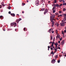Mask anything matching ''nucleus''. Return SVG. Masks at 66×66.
Returning a JSON list of instances; mask_svg holds the SVG:
<instances>
[{
    "label": "nucleus",
    "instance_id": "f257e3e1",
    "mask_svg": "<svg viewBox=\"0 0 66 66\" xmlns=\"http://www.w3.org/2000/svg\"><path fill=\"white\" fill-rule=\"evenodd\" d=\"M66 22L65 21L62 20V23H60V25L61 26H64L65 25L64 23H66Z\"/></svg>",
    "mask_w": 66,
    "mask_h": 66
},
{
    "label": "nucleus",
    "instance_id": "f03ea898",
    "mask_svg": "<svg viewBox=\"0 0 66 66\" xmlns=\"http://www.w3.org/2000/svg\"><path fill=\"white\" fill-rule=\"evenodd\" d=\"M13 25H14V27H16L17 26V23H11V26H12V27H13Z\"/></svg>",
    "mask_w": 66,
    "mask_h": 66
},
{
    "label": "nucleus",
    "instance_id": "7ed1b4c3",
    "mask_svg": "<svg viewBox=\"0 0 66 66\" xmlns=\"http://www.w3.org/2000/svg\"><path fill=\"white\" fill-rule=\"evenodd\" d=\"M53 19H54V18H52V16H50V20L51 22H54L53 21Z\"/></svg>",
    "mask_w": 66,
    "mask_h": 66
},
{
    "label": "nucleus",
    "instance_id": "20e7f679",
    "mask_svg": "<svg viewBox=\"0 0 66 66\" xmlns=\"http://www.w3.org/2000/svg\"><path fill=\"white\" fill-rule=\"evenodd\" d=\"M35 4L37 6V5H38L39 4V2L38 1H36L35 3Z\"/></svg>",
    "mask_w": 66,
    "mask_h": 66
},
{
    "label": "nucleus",
    "instance_id": "39448f33",
    "mask_svg": "<svg viewBox=\"0 0 66 66\" xmlns=\"http://www.w3.org/2000/svg\"><path fill=\"white\" fill-rule=\"evenodd\" d=\"M55 60H56V59L54 60V59H53V60H52L51 61L52 63L54 64L55 62Z\"/></svg>",
    "mask_w": 66,
    "mask_h": 66
},
{
    "label": "nucleus",
    "instance_id": "423d86ee",
    "mask_svg": "<svg viewBox=\"0 0 66 66\" xmlns=\"http://www.w3.org/2000/svg\"><path fill=\"white\" fill-rule=\"evenodd\" d=\"M48 12V10L46 9L45 10V12H44V15L46 14Z\"/></svg>",
    "mask_w": 66,
    "mask_h": 66
},
{
    "label": "nucleus",
    "instance_id": "0eeeda50",
    "mask_svg": "<svg viewBox=\"0 0 66 66\" xmlns=\"http://www.w3.org/2000/svg\"><path fill=\"white\" fill-rule=\"evenodd\" d=\"M65 42V41L64 40H63L61 43V45H62L63 46L64 45V42Z\"/></svg>",
    "mask_w": 66,
    "mask_h": 66
},
{
    "label": "nucleus",
    "instance_id": "6e6552de",
    "mask_svg": "<svg viewBox=\"0 0 66 66\" xmlns=\"http://www.w3.org/2000/svg\"><path fill=\"white\" fill-rule=\"evenodd\" d=\"M56 37V39L57 40V38H60V36L59 35H57V36Z\"/></svg>",
    "mask_w": 66,
    "mask_h": 66
},
{
    "label": "nucleus",
    "instance_id": "1a4fd4ad",
    "mask_svg": "<svg viewBox=\"0 0 66 66\" xmlns=\"http://www.w3.org/2000/svg\"><path fill=\"white\" fill-rule=\"evenodd\" d=\"M11 15L12 16H13V17H14L15 16V14L14 13H11Z\"/></svg>",
    "mask_w": 66,
    "mask_h": 66
},
{
    "label": "nucleus",
    "instance_id": "9d476101",
    "mask_svg": "<svg viewBox=\"0 0 66 66\" xmlns=\"http://www.w3.org/2000/svg\"><path fill=\"white\" fill-rule=\"evenodd\" d=\"M45 10V9L44 8H42L41 9V10L40 11H44Z\"/></svg>",
    "mask_w": 66,
    "mask_h": 66
},
{
    "label": "nucleus",
    "instance_id": "9b49d317",
    "mask_svg": "<svg viewBox=\"0 0 66 66\" xmlns=\"http://www.w3.org/2000/svg\"><path fill=\"white\" fill-rule=\"evenodd\" d=\"M51 47H52V45L50 46V47L49 46H48V51H49V49H50V47L51 48Z\"/></svg>",
    "mask_w": 66,
    "mask_h": 66
},
{
    "label": "nucleus",
    "instance_id": "f8f14e48",
    "mask_svg": "<svg viewBox=\"0 0 66 66\" xmlns=\"http://www.w3.org/2000/svg\"><path fill=\"white\" fill-rule=\"evenodd\" d=\"M54 57H55V59H57V58L58 57V55H55L54 56Z\"/></svg>",
    "mask_w": 66,
    "mask_h": 66
},
{
    "label": "nucleus",
    "instance_id": "ddd939ff",
    "mask_svg": "<svg viewBox=\"0 0 66 66\" xmlns=\"http://www.w3.org/2000/svg\"><path fill=\"white\" fill-rule=\"evenodd\" d=\"M56 7H60V5H59L58 4H56Z\"/></svg>",
    "mask_w": 66,
    "mask_h": 66
},
{
    "label": "nucleus",
    "instance_id": "4468645a",
    "mask_svg": "<svg viewBox=\"0 0 66 66\" xmlns=\"http://www.w3.org/2000/svg\"><path fill=\"white\" fill-rule=\"evenodd\" d=\"M54 22H52V27H53V25H54Z\"/></svg>",
    "mask_w": 66,
    "mask_h": 66
},
{
    "label": "nucleus",
    "instance_id": "2eb2a0df",
    "mask_svg": "<svg viewBox=\"0 0 66 66\" xmlns=\"http://www.w3.org/2000/svg\"><path fill=\"white\" fill-rule=\"evenodd\" d=\"M63 20L64 21H66V17H64V18L63 19Z\"/></svg>",
    "mask_w": 66,
    "mask_h": 66
},
{
    "label": "nucleus",
    "instance_id": "dca6fc26",
    "mask_svg": "<svg viewBox=\"0 0 66 66\" xmlns=\"http://www.w3.org/2000/svg\"><path fill=\"white\" fill-rule=\"evenodd\" d=\"M55 25H56H56H57V27H59V24L58 23H56V24H55Z\"/></svg>",
    "mask_w": 66,
    "mask_h": 66
},
{
    "label": "nucleus",
    "instance_id": "f3484780",
    "mask_svg": "<svg viewBox=\"0 0 66 66\" xmlns=\"http://www.w3.org/2000/svg\"><path fill=\"white\" fill-rule=\"evenodd\" d=\"M2 17H3V16L2 15H1L0 16V18H1V19H2V18H3H3Z\"/></svg>",
    "mask_w": 66,
    "mask_h": 66
},
{
    "label": "nucleus",
    "instance_id": "a211bd4d",
    "mask_svg": "<svg viewBox=\"0 0 66 66\" xmlns=\"http://www.w3.org/2000/svg\"><path fill=\"white\" fill-rule=\"evenodd\" d=\"M19 20H18V19H17L16 20V22H17L18 23L19 22Z\"/></svg>",
    "mask_w": 66,
    "mask_h": 66
},
{
    "label": "nucleus",
    "instance_id": "6ab92c4d",
    "mask_svg": "<svg viewBox=\"0 0 66 66\" xmlns=\"http://www.w3.org/2000/svg\"><path fill=\"white\" fill-rule=\"evenodd\" d=\"M51 54H53H53H54V53H53V51H52V52H51Z\"/></svg>",
    "mask_w": 66,
    "mask_h": 66
},
{
    "label": "nucleus",
    "instance_id": "aec40b11",
    "mask_svg": "<svg viewBox=\"0 0 66 66\" xmlns=\"http://www.w3.org/2000/svg\"><path fill=\"white\" fill-rule=\"evenodd\" d=\"M54 7H55V8H56V4H54Z\"/></svg>",
    "mask_w": 66,
    "mask_h": 66
},
{
    "label": "nucleus",
    "instance_id": "412c9836",
    "mask_svg": "<svg viewBox=\"0 0 66 66\" xmlns=\"http://www.w3.org/2000/svg\"><path fill=\"white\" fill-rule=\"evenodd\" d=\"M52 17L53 18H54V17H55V15H52Z\"/></svg>",
    "mask_w": 66,
    "mask_h": 66
},
{
    "label": "nucleus",
    "instance_id": "4be33fe9",
    "mask_svg": "<svg viewBox=\"0 0 66 66\" xmlns=\"http://www.w3.org/2000/svg\"><path fill=\"white\" fill-rule=\"evenodd\" d=\"M55 46H57L58 45V44L57 43V42H56L55 43Z\"/></svg>",
    "mask_w": 66,
    "mask_h": 66
},
{
    "label": "nucleus",
    "instance_id": "5701e85b",
    "mask_svg": "<svg viewBox=\"0 0 66 66\" xmlns=\"http://www.w3.org/2000/svg\"><path fill=\"white\" fill-rule=\"evenodd\" d=\"M63 5H66V3H63L62 4Z\"/></svg>",
    "mask_w": 66,
    "mask_h": 66
},
{
    "label": "nucleus",
    "instance_id": "b1692460",
    "mask_svg": "<svg viewBox=\"0 0 66 66\" xmlns=\"http://www.w3.org/2000/svg\"><path fill=\"white\" fill-rule=\"evenodd\" d=\"M51 39H53L52 36V35L51 36Z\"/></svg>",
    "mask_w": 66,
    "mask_h": 66
},
{
    "label": "nucleus",
    "instance_id": "393cba45",
    "mask_svg": "<svg viewBox=\"0 0 66 66\" xmlns=\"http://www.w3.org/2000/svg\"><path fill=\"white\" fill-rule=\"evenodd\" d=\"M11 9V7L10 6H9L8 8V9H9V10Z\"/></svg>",
    "mask_w": 66,
    "mask_h": 66
},
{
    "label": "nucleus",
    "instance_id": "a878e982",
    "mask_svg": "<svg viewBox=\"0 0 66 66\" xmlns=\"http://www.w3.org/2000/svg\"><path fill=\"white\" fill-rule=\"evenodd\" d=\"M66 9H65V8H63V11H66Z\"/></svg>",
    "mask_w": 66,
    "mask_h": 66
},
{
    "label": "nucleus",
    "instance_id": "bb28decb",
    "mask_svg": "<svg viewBox=\"0 0 66 66\" xmlns=\"http://www.w3.org/2000/svg\"><path fill=\"white\" fill-rule=\"evenodd\" d=\"M53 11V13H54L55 12V10H54Z\"/></svg>",
    "mask_w": 66,
    "mask_h": 66
},
{
    "label": "nucleus",
    "instance_id": "cd10ccee",
    "mask_svg": "<svg viewBox=\"0 0 66 66\" xmlns=\"http://www.w3.org/2000/svg\"><path fill=\"white\" fill-rule=\"evenodd\" d=\"M55 9V8L54 7H53V8L52 10H54Z\"/></svg>",
    "mask_w": 66,
    "mask_h": 66
},
{
    "label": "nucleus",
    "instance_id": "c85d7f7f",
    "mask_svg": "<svg viewBox=\"0 0 66 66\" xmlns=\"http://www.w3.org/2000/svg\"><path fill=\"white\" fill-rule=\"evenodd\" d=\"M55 32L56 34H57L58 33V32H57V30H56L55 31Z\"/></svg>",
    "mask_w": 66,
    "mask_h": 66
},
{
    "label": "nucleus",
    "instance_id": "c756f323",
    "mask_svg": "<svg viewBox=\"0 0 66 66\" xmlns=\"http://www.w3.org/2000/svg\"><path fill=\"white\" fill-rule=\"evenodd\" d=\"M1 4H2V5L3 6V4H4V2H2Z\"/></svg>",
    "mask_w": 66,
    "mask_h": 66
},
{
    "label": "nucleus",
    "instance_id": "7c9ffc66",
    "mask_svg": "<svg viewBox=\"0 0 66 66\" xmlns=\"http://www.w3.org/2000/svg\"><path fill=\"white\" fill-rule=\"evenodd\" d=\"M25 4H26L25 3H22V6H23V5H25Z\"/></svg>",
    "mask_w": 66,
    "mask_h": 66
},
{
    "label": "nucleus",
    "instance_id": "2f4dec72",
    "mask_svg": "<svg viewBox=\"0 0 66 66\" xmlns=\"http://www.w3.org/2000/svg\"><path fill=\"white\" fill-rule=\"evenodd\" d=\"M57 63H60V61L59 60H58L57 61Z\"/></svg>",
    "mask_w": 66,
    "mask_h": 66
},
{
    "label": "nucleus",
    "instance_id": "473e14b6",
    "mask_svg": "<svg viewBox=\"0 0 66 66\" xmlns=\"http://www.w3.org/2000/svg\"><path fill=\"white\" fill-rule=\"evenodd\" d=\"M63 16H64V17H65V14H62Z\"/></svg>",
    "mask_w": 66,
    "mask_h": 66
},
{
    "label": "nucleus",
    "instance_id": "72a5a7b5",
    "mask_svg": "<svg viewBox=\"0 0 66 66\" xmlns=\"http://www.w3.org/2000/svg\"><path fill=\"white\" fill-rule=\"evenodd\" d=\"M21 20V18L19 19H18V20L19 21H20Z\"/></svg>",
    "mask_w": 66,
    "mask_h": 66
},
{
    "label": "nucleus",
    "instance_id": "f704fd0d",
    "mask_svg": "<svg viewBox=\"0 0 66 66\" xmlns=\"http://www.w3.org/2000/svg\"><path fill=\"white\" fill-rule=\"evenodd\" d=\"M62 40V37L60 39V41H61Z\"/></svg>",
    "mask_w": 66,
    "mask_h": 66
},
{
    "label": "nucleus",
    "instance_id": "c9c22d12",
    "mask_svg": "<svg viewBox=\"0 0 66 66\" xmlns=\"http://www.w3.org/2000/svg\"><path fill=\"white\" fill-rule=\"evenodd\" d=\"M64 33H66V30H64Z\"/></svg>",
    "mask_w": 66,
    "mask_h": 66
},
{
    "label": "nucleus",
    "instance_id": "e433bc0d",
    "mask_svg": "<svg viewBox=\"0 0 66 66\" xmlns=\"http://www.w3.org/2000/svg\"><path fill=\"white\" fill-rule=\"evenodd\" d=\"M23 30H24V31H25V30H26V28H24Z\"/></svg>",
    "mask_w": 66,
    "mask_h": 66
},
{
    "label": "nucleus",
    "instance_id": "4c0bfd02",
    "mask_svg": "<svg viewBox=\"0 0 66 66\" xmlns=\"http://www.w3.org/2000/svg\"><path fill=\"white\" fill-rule=\"evenodd\" d=\"M52 44H55V43H54V42H53L52 43Z\"/></svg>",
    "mask_w": 66,
    "mask_h": 66
},
{
    "label": "nucleus",
    "instance_id": "58836bf2",
    "mask_svg": "<svg viewBox=\"0 0 66 66\" xmlns=\"http://www.w3.org/2000/svg\"><path fill=\"white\" fill-rule=\"evenodd\" d=\"M51 50H53V48H52V47H51L50 48Z\"/></svg>",
    "mask_w": 66,
    "mask_h": 66
},
{
    "label": "nucleus",
    "instance_id": "ea45409f",
    "mask_svg": "<svg viewBox=\"0 0 66 66\" xmlns=\"http://www.w3.org/2000/svg\"><path fill=\"white\" fill-rule=\"evenodd\" d=\"M2 8V5H0V9Z\"/></svg>",
    "mask_w": 66,
    "mask_h": 66
},
{
    "label": "nucleus",
    "instance_id": "a19ab883",
    "mask_svg": "<svg viewBox=\"0 0 66 66\" xmlns=\"http://www.w3.org/2000/svg\"><path fill=\"white\" fill-rule=\"evenodd\" d=\"M54 3H56V0H54Z\"/></svg>",
    "mask_w": 66,
    "mask_h": 66
},
{
    "label": "nucleus",
    "instance_id": "79ce46f5",
    "mask_svg": "<svg viewBox=\"0 0 66 66\" xmlns=\"http://www.w3.org/2000/svg\"><path fill=\"white\" fill-rule=\"evenodd\" d=\"M55 37H54L53 39V41H55Z\"/></svg>",
    "mask_w": 66,
    "mask_h": 66
},
{
    "label": "nucleus",
    "instance_id": "37998d69",
    "mask_svg": "<svg viewBox=\"0 0 66 66\" xmlns=\"http://www.w3.org/2000/svg\"><path fill=\"white\" fill-rule=\"evenodd\" d=\"M62 5V4H61L59 6H61Z\"/></svg>",
    "mask_w": 66,
    "mask_h": 66
},
{
    "label": "nucleus",
    "instance_id": "c03bdc74",
    "mask_svg": "<svg viewBox=\"0 0 66 66\" xmlns=\"http://www.w3.org/2000/svg\"><path fill=\"white\" fill-rule=\"evenodd\" d=\"M11 12L9 11V14H11Z\"/></svg>",
    "mask_w": 66,
    "mask_h": 66
},
{
    "label": "nucleus",
    "instance_id": "a18cd8bd",
    "mask_svg": "<svg viewBox=\"0 0 66 66\" xmlns=\"http://www.w3.org/2000/svg\"><path fill=\"white\" fill-rule=\"evenodd\" d=\"M51 46H52V47H53V44H52Z\"/></svg>",
    "mask_w": 66,
    "mask_h": 66
},
{
    "label": "nucleus",
    "instance_id": "49530a36",
    "mask_svg": "<svg viewBox=\"0 0 66 66\" xmlns=\"http://www.w3.org/2000/svg\"><path fill=\"white\" fill-rule=\"evenodd\" d=\"M59 14H61V13H62V12L61 11H59Z\"/></svg>",
    "mask_w": 66,
    "mask_h": 66
},
{
    "label": "nucleus",
    "instance_id": "de8ad7c7",
    "mask_svg": "<svg viewBox=\"0 0 66 66\" xmlns=\"http://www.w3.org/2000/svg\"><path fill=\"white\" fill-rule=\"evenodd\" d=\"M60 41H59L58 42V43H59V44H60Z\"/></svg>",
    "mask_w": 66,
    "mask_h": 66
},
{
    "label": "nucleus",
    "instance_id": "09e8293b",
    "mask_svg": "<svg viewBox=\"0 0 66 66\" xmlns=\"http://www.w3.org/2000/svg\"><path fill=\"white\" fill-rule=\"evenodd\" d=\"M52 33H54V31H52Z\"/></svg>",
    "mask_w": 66,
    "mask_h": 66
},
{
    "label": "nucleus",
    "instance_id": "8fccbe9b",
    "mask_svg": "<svg viewBox=\"0 0 66 66\" xmlns=\"http://www.w3.org/2000/svg\"><path fill=\"white\" fill-rule=\"evenodd\" d=\"M58 49H61V48H60V47H58Z\"/></svg>",
    "mask_w": 66,
    "mask_h": 66
},
{
    "label": "nucleus",
    "instance_id": "3c124183",
    "mask_svg": "<svg viewBox=\"0 0 66 66\" xmlns=\"http://www.w3.org/2000/svg\"><path fill=\"white\" fill-rule=\"evenodd\" d=\"M57 48L56 49H55L54 50H57Z\"/></svg>",
    "mask_w": 66,
    "mask_h": 66
},
{
    "label": "nucleus",
    "instance_id": "603ef678",
    "mask_svg": "<svg viewBox=\"0 0 66 66\" xmlns=\"http://www.w3.org/2000/svg\"><path fill=\"white\" fill-rule=\"evenodd\" d=\"M57 15V13H55V15Z\"/></svg>",
    "mask_w": 66,
    "mask_h": 66
},
{
    "label": "nucleus",
    "instance_id": "864d4df0",
    "mask_svg": "<svg viewBox=\"0 0 66 66\" xmlns=\"http://www.w3.org/2000/svg\"><path fill=\"white\" fill-rule=\"evenodd\" d=\"M63 0H60L59 1L60 2H61L62 1H63Z\"/></svg>",
    "mask_w": 66,
    "mask_h": 66
},
{
    "label": "nucleus",
    "instance_id": "5fc2aeb1",
    "mask_svg": "<svg viewBox=\"0 0 66 66\" xmlns=\"http://www.w3.org/2000/svg\"><path fill=\"white\" fill-rule=\"evenodd\" d=\"M63 37H64H64H65V36L64 35H63Z\"/></svg>",
    "mask_w": 66,
    "mask_h": 66
},
{
    "label": "nucleus",
    "instance_id": "6e6d98bb",
    "mask_svg": "<svg viewBox=\"0 0 66 66\" xmlns=\"http://www.w3.org/2000/svg\"><path fill=\"white\" fill-rule=\"evenodd\" d=\"M48 32H50V33H51V32H50V31L49 30L48 31Z\"/></svg>",
    "mask_w": 66,
    "mask_h": 66
},
{
    "label": "nucleus",
    "instance_id": "4d7b16f0",
    "mask_svg": "<svg viewBox=\"0 0 66 66\" xmlns=\"http://www.w3.org/2000/svg\"><path fill=\"white\" fill-rule=\"evenodd\" d=\"M52 29H50L49 30H50V31H51V30Z\"/></svg>",
    "mask_w": 66,
    "mask_h": 66
},
{
    "label": "nucleus",
    "instance_id": "13d9d810",
    "mask_svg": "<svg viewBox=\"0 0 66 66\" xmlns=\"http://www.w3.org/2000/svg\"><path fill=\"white\" fill-rule=\"evenodd\" d=\"M56 53V51H55V50L54 51V53Z\"/></svg>",
    "mask_w": 66,
    "mask_h": 66
},
{
    "label": "nucleus",
    "instance_id": "bf43d9fd",
    "mask_svg": "<svg viewBox=\"0 0 66 66\" xmlns=\"http://www.w3.org/2000/svg\"><path fill=\"white\" fill-rule=\"evenodd\" d=\"M60 16L61 17H62V14H60Z\"/></svg>",
    "mask_w": 66,
    "mask_h": 66
},
{
    "label": "nucleus",
    "instance_id": "052dcab7",
    "mask_svg": "<svg viewBox=\"0 0 66 66\" xmlns=\"http://www.w3.org/2000/svg\"><path fill=\"white\" fill-rule=\"evenodd\" d=\"M51 43H52V42H50V43H49V44H51Z\"/></svg>",
    "mask_w": 66,
    "mask_h": 66
},
{
    "label": "nucleus",
    "instance_id": "680f3d73",
    "mask_svg": "<svg viewBox=\"0 0 66 66\" xmlns=\"http://www.w3.org/2000/svg\"><path fill=\"white\" fill-rule=\"evenodd\" d=\"M52 47H53V48H54V46H52Z\"/></svg>",
    "mask_w": 66,
    "mask_h": 66
},
{
    "label": "nucleus",
    "instance_id": "e2e57ef3",
    "mask_svg": "<svg viewBox=\"0 0 66 66\" xmlns=\"http://www.w3.org/2000/svg\"><path fill=\"white\" fill-rule=\"evenodd\" d=\"M48 3H50V1H49L48 2Z\"/></svg>",
    "mask_w": 66,
    "mask_h": 66
},
{
    "label": "nucleus",
    "instance_id": "0e129e2a",
    "mask_svg": "<svg viewBox=\"0 0 66 66\" xmlns=\"http://www.w3.org/2000/svg\"><path fill=\"white\" fill-rule=\"evenodd\" d=\"M19 14H16V16H19Z\"/></svg>",
    "mask_w": 66,
    "mask_h": 66
},
{
    "label": "nucleus",
    "instance_id": "69168bd1",
    "mask_svg": "<svg viewBox=\"0 0 66 66\" xmlns=\"http://www.w3.org/2000/svg\"><path fill=\"white\" fill-rule=\"evenodd\" d=\"M27 2H29V1L28 0H27Z\"/></svg>",
    "mask_w": 66,
    "mask_h": 66
},
{
    "label": "nucleus",
    "instance_id": "338daca9",
    "mask_svg": "<svg viewBox=\"0 0 66 66\" xmlns=\"http://www.w3.org/2000/svg\"><path fill=\"white\" fill-rule=\"evenodd\" d=\"M58 17H60V15H59L58 16Z\"/></svg>",
    "mask_w": 66,
    "mask_h": 66
},
{
    "label": "nucleus",
    "instance_id": "774afa93",
    "mask_svg": "<svg viewBox=\"0 0 66 66\" xmlns=\"http://www.w3.org/2000/svg\"><path fill=\"white\" fill-rule=\"evenodd\" d=\"M65 17H66V14H65Z\"/></svg>",
    "mask_w": 66,
    "mask_h": 66
}]
</instances>
